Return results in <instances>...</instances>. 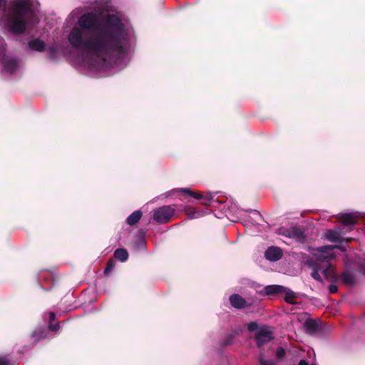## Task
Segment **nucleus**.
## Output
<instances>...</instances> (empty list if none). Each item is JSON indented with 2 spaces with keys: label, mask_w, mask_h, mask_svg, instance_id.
I'll use <instances>...</instances> for the list:
<instances>
[{
  "label": "nucleus",
  "mask_w": 365,
  "mask_h": 365,
  "mask_svg": "<svg viewBox=\"0 0 365 365\" xmlns=\"http://www.w3.org/2000/svg\"><path fill=\"white\" fill-rule=\"evenodd\" d=\"M38 52L46 51L52 60L66 58L76 67L89 75H96L110 66V56L107 47H30Z\"/></svg>",
  "instance_id": "f257e3e1"
},
{
  "label": "nucleus",
  "mask_w": 365,
  "mask_h": 365,
  "mask_svg": "<svg viewBox=\"0 0 365 365\" xmlns=\"http://www.w3.org/2000/svg\"><path fill=\"white\" fill-rule=\"evenodd\" d=\"M344 250L341 246L325 245L316 248L317 253L315 261H309V266L312 268L311 276L317 281L322 282L320 273L327 279L334 277L333 269L329 263L330 259L334 257V250Z\"/></svg>",
  "instance_id": "f03ea898"
},
{
  "label": "nucleus",
  "mask_w": 365,
  "mask_h": 365,
  "mask_svg": "<svg viewBox=\"0 0 365 365\" xmlns=\"http://www.w3.org/2000/svg\"><path fill=\"white\" fill-rule=\"evenodd\" d=\"M78 23L83 28L92 29L99 36H106L113 27L112 3L103 6L98 16L92 14L83 15Z\"/></svg>",
  "instance_id": "7ed1b4c3"
},
{
  "label": "nucleus",
  "mask_w": 365,
  "mask_h": 365,
  "mask_svg": "<svg viewBox=\"0 0 365 365\" xmlns=\"http://www.w3.org/2000/svg\"><path fill=\"white\" fill-rule=\"evenodd\" d=\"M33 13L29 0H17L7 19V27L14 33H21L29 24Z\"/></svg>",
  "instance_id": "20e7f679"
},
{
  "label": "nucleus",
  "mask_w": 365,
  "mask_h": 365,
  "mask_svg": "<svg viewBox=\"0 0 365 365\" xmlns=\"http://www.w3.org/2000/svg\"><path fill=\"white\" fill-rule=\"evenodd\" d=\"M115 46L122 43V41H125L133 34L132 28L129 22L123 19L119 14L115 11Z\"/></svg>",
  "instance_id": "39448f33"
},
{
  "label": "nucleus",
  "mask_w": 365,
  "mask_h": 365,
  "mask_svg": "<svg viewBox=\"0 0 365 365\" xmlns=\"http://www.w3.org/2000/svg\"><path fill=\"white\" fill-rule=\"evenodd\" d=\"M133 54L132 47H115V73L124 69Z\"/></svg>",
  "instance_id": "423d86ee"
},
{
  "label": "nucleus",
  "mask_w": 365,
  "mask_h": 365,
  "mask_svg": "<svg viewBox=\"0 0 365 365\" xmlns=\"http://www.w3.org/2000/svg\"><path fill=\"white\" fill-rule=\"evenodd\" d=\"M175 212V209L171 205H164L153 211V220L159 223H166L172 218Z\"/></svg>",
  "instance_id": "0eeeda50"
},
{
  "label": "nucleus",
  "mask_w": 365,
  "mask_h": 365,
  "mask_svg": "<svg viewBox=\"0 0 365 365\" xmlns=\"http://www.w3.org/2000/svg\"><path fill=\"white\" fill-rule=\"evenodd\" d=\"M147 234V230L140 228L139 229L135 235V240L133 242V248L135 251H143L145 252L147 250L145 236Z\"/></svg>",
  "instance_id": "6e6552de"
},
{
  "label": "nucleus",
  "mask_w": 365,
  "mask_h": 365,
  "mask_svg": "<svg viewBox=\"0 0 365 365\" xmlns=\"http://www.w3.org/2000/svg\"><path fill=\"white\" fill-rule=\"evenodd\" d=\"M272 339V333L268 327H261L255 334V340L258 347Z\"/></svg>",
  "instance_id": "1a4fd4ad"
},
{
  "label": "nucleus",
  "mask_w": 365,
  "mask_h": 365,
  "mask_svg": "<svg viewBox=\"0 0 365 365\" xmlns=\"http://www.w3.org/2000/svg\"><path fill=\"white\" fill-rule=\"evenodd\" d=\"M360 216L359 212H349L341 214L339 217V220L341 223L344 226V227H347V230H351L353 229L354 226L356 224V220L358 217Z\"/></svg>",
  "instance_id": "9d476101"
},
{
  "label": "nucleus",
  "mask_w": 365,
  "mask_h": 365,
  "mask_svg": "<svg viewBox=\"0 0 365 365\" xmlns=\"http://www.w3.org/2000/svg\"><path fill=\"white\" fill-rule=\"evenodd\" d=\"M230 305L237 309H243L250 307L252 303L247 302L245 298L238 294H233L229 297Z\"/></svg>",
  "instance_id": "9b49d317"
},
{
  "label": "nucleus",
  "mask_w": 365,
  "mask_h": 365,
  "mask_svg": "<svg viewBox=\"0 0 365 365\" xmlns=\"http://www.w3.org/2000/svg\"><path fill=\"white\" fill-rule=\"evenodd\" d=\"M307 334L314 336L321 332L322 327L320 321L313 319H308L304 323Z\"/></svg>",
  "instance_id": "f8f14e48"
},
{
  "label": "nucleus",
  "mask_w": 365,
  "mask_h": 365,
  "mask_svg": "<svg viewBox=\"0 0 365 365\" xmlns=\"http://www.w3.org/2000/svg\"><path fill=\"white\" fill-rule=\"evenodd\" d=\"M264 256L267 259L276 262L282 257V251L277 247L272 246L265 251Z\"/></svg>",
  "instance_id": "ddd939ff"
},
{
  "label": "nucleus",
  "mask_w": 365,
  "mask_h": 365,
  "mask_svg": "<svg viewBox=\"0 0 365 365\" xmlns=\"http://www.w3.org/2000/svg\"><path fill=\"white\" fill-rule=\"evenodd\" d=\"M344 233V232L341 228H337L336 230H328L325 232L324 236L325 238L330 242H338L341 241V235Z\"/></svg>",
  "instance_id": "4468645a"
},
{
  "label": "nucleus",
  "mask_w": 365,
  "mask_h": 365,
  "mask_svg": "<svg viewBox=\"0 0 365 365\" xmlns=\"http://www.w3.org/2000/svg\"><path fill=\"white\" fill-rule=\"evenodd\" d=\"M283 290H285V287L282 285L272 284L266 286L264 287L263 291H261L260 292H264V294L267 296H274L279 294H282Z\"/></svg>",
  "instance_id": "2eb2a0df"
},
{
  "label": "nucleus",
  "mask_w": 365,
  "mask_h": 365,
  "mask_svg": "<svg viewBox=\"0 0 365 365\" xmlns=\"http://www.w3.org/2000/svg\"><path fill=\"white\" fill-rule=\"evenodd\" d=\"M4 69L8 73H12L18 68L16 60L11 57H4L2 61Z\"/></svg>",
  "instance_id": "dca6fc26"
},
{
  "label": "nucleus",
  "mask_w": 365,
  "mask_h": 365,
  "mask_svg": "<svg viewBox=\"0 0 365 365\" xmlns=\"http://www.w3.org/2000/svg\"><path fill=\"white\" fill-rule=\"evenodd\" d=\"M68 40L72 46H79L82 43V34L80 29H73L68 36Z\"/></svg>",
  "instance_id": "f3484780"
},
{
  "label": "nucleus",
  "mask_w": 365,
  "mask_h": 365,
  "mask_svg": "<svg viewBox=\"0 0 365 365\" xmlns=\"http://www.w3.org/2000/svg\"><path fill=\"white\" fill-rule=\"evenodd\" d=\"M142 216L143 212H141V210H135L126 218L125 222L128 225L133 226L140 221Z\"/></svg>",
  "instance_id": "a211bd4d"
},
{
  "label": "nucleus",
  "mask_w": 365,
  "mask_h": 365,
  "mask_svg": "<svg viewBox=\"0 0 365 365\" xmlns=\"http://www.w3.org/2000/svg\"><path fill=\"white\" fill-rule=\"evenodd\" d=\"M282 293L284 294V299L286 302L290 304H297L295 299L297 297V293L292 291L290 289L285 287V290L282 291Z\"/></svg>",
  "instance_id": "6ab92c4d"
},
{
  "label": "nucleus",
  "mask_w": 365,
  "mask_h": 365,
  "mask_svg": "<svg viewBox=\"0 0 365 365\" xmlns=\"http://www.w3.org/2000/svg\"><path fill=\"white\" fill-rule=\"evenodd\" d=\"M215 193L212 192H208L205 193L204 195H202V197L199 200H202V203L205 205H210L212 202L215 201L219 203H223V202L220 201L219 200H215Z\"/></svg>",
  "instance_id": "aec40b11"
},
{
  "label": "nucleus",
  "mask_w": 365,
  "mask_h": 365,
  "mask_svg": "<svg viewBox=\"0 0 365 365\" xmlns=\"http://www.w3.org/2000/svg\"><path fill=\"white\" fill-rule=\"evenodd\" d=\"M173 192H178L185 195L192 196V197H194L195 199H200L202 197V194L200 192H198V193L193 192L190 189H189L187 187L173 190Z\"/></svg>",
  "instance_id": "412c9836"
},
{
  "label": "nucleus",
  "mask_w": 365,
  "mask_h": 365,
  "mask_svg": "<svg viewBox=\"0 0 365 365\" xmlns=\"http://www.w3.org/2000/svg\"><path fill=\"white\" fill-rule=\"evenodd\" d=\"M128 258V252L124 248H118L115 250V259L121 262H125Z\"/></svg>",
  "instance_id": "4be33fe9"
},
{
  "label": "nucleus",
  "mask_w": 365,
  "mask_h": 365,
  "mask_svg": "<svg viewBox=\"0 0 365 365\" xmlns=\"http://www.w3.org/2000/svg\"><path fill=\"white\" fill-rule=\"evenodd\" d=\"M342 282L348 285H352L355 282V277L350 272H345L341 274Z\"/></svg>",
  "instance_id": "5701e85b"
},
{
  "label": "nucleus",
  "mask_w": 365,
  "mask_h": 365,
  "mask_svg": "<svg viewBox=\"0 0 365 365\" xmlns=\"http://www.w3.org/2000/svg\"><path fill=\"white\" fill-rule=\"evenodd\" d=\"M291 238L301 241L304 238V232L297 227H291Z\"/></svg>",
  "instance_id": "b1692460"
},
{
  "label": "nucleus",
  "mask_w": 365,
  "mask_h": 365,
  "mask_svg": "<svg viewBox=\"0 0 365 365\" xmlns=\"http://www.w3.org/2000/svg\"><path fill=\"white\" fill-rule=\"evenodd\" d=\"M247 329L250 331H258L260 328L259 327V324L257 322H250L247 324Z\"/></svg>",
  "instance_id": "393cba45"
},
{
  "label": "nucleus",
  "mask_w": 365,
  "mask_h": 365,
  "mask_svg": "<svg viewBox=\"0 0 365 365\" xmlns=\"http://www.w3.org/2000/svg\"><path fill=\"white\" fill-rule=\"evenodd\" d=\"M237 334V333L236 331H234V332H232L228 336H227L224 341H223V345L225 346H227V345H230L232 341V339Z\"/></svg>",
  "instance_id": "a878e982"
},
{
  "label": "nucleus",
  "mask_w": 365,
  "mask_h": 365,
  "mask_svg": "<svg viewBox=\"0 0 365 365\" xmlns=\"http://www.w3.org/2000/svg\"><path fill=\"white\" fill-rule=\"evenodd\" d=\"M260 365H275L274 361L264 359L262 355L259 356Z\"/></svg>",
  "instance_id": "bb28decb"
},
{
  "label": "nucleus",
  "mask_w": 365,
  "mask_h": 365,
  "mask_svg": "<svg viewBox=\"0 0 365 365\" xmlns=\"http://www.w3.org/2000/svg\"><path fill=\"white\" fill-rule=\"evenodd\" d=\"M202 215H203V213L202 212L194 211V212H190L188 213V218L189 219H195V218H198Z\"/></svg>",
  "instance_id": "cd10ccee"
},
{
  "label": "nucleus",
  "mask_w": 365,
  "mask_h": 365,
  "mask_svg": "<svg viewBox=\"0 0 365 365\" xmlns=\"http://www.w3.org/2000/svg\"><path fill=\"white\" fill-rule=\"evenodd\" d=\"M279 233L280 235H284V236H286L287 237L291 238V233H292L291 228L287 229V228L282 227V228L279 229Z\"/></svg>",
  "instance_id": "c85d7f7f"
},
{
  "label": "nucleus",
  "mask_w": 365,
  "mask_h": 365,
  "mask_svg": "<svg viewBox=\"0 0 365 365\" xmlns=\"http://www.w3.org/2000/svg\"><path fill=\"white\" fill-rule=\"evenodd\" d=\"M276 356L278 359H282L285 356V351L282 347H278L276 351Z\"/></svg>",
  "instance_id": "c756f323"
},
{
  "label": "nucleus",
  "mask_w": 365,
  "mask_h": 365,
  "mask_svg": "<svg viewBox=\"0 0 365 365\" xmlns=\"http://www.w3.org/2000/svg\"><path fill=\"white\" fill-rule=\"evenodd\" d=\"M0 365H10V361L5 356H0Z\"/></svg>",
  "instance_id": "7c9ffc66"
},
{
  "label": "nucleus",
  "mask_w": 365,
  "mask_h": 365,
  "mask_svg": "<svg viewBox=\"0 0 365 365\" xmlns=\"http://www.w3.org/2000/svg\"><path fill=\"white\" fill-rule=\"evenodd\" d=\"M112 271H113V264H112V262H110L107 266V267L105 269V274H110L112 273Z\"/></svg>",
  "instance_id": "2f4dec72"
},
{
  "label": "nucleus",
  "mask_w": 365,
  "mask_h": 365,
  "mask_svg": "<svg viewBox=\"0 0 365 365\" xmlns=\"http://www.w3.org/2000/svg\"><path fill=\"white\" fill-rule=\"evenodd\" d=\"M44 44H45L44 42H43L41 40L36 39L29 46H44Z\"/></svg>",
  "instance_id": "473e14b6"
},
{
  "label": "nucleus",
  "mask_w": 365,
  "mask_h": 365,
  "mask_svg": "<svg viewBox=\"0 0 365 365\" xmlns=\"http://www.w3.org/2000/svg\"><path fill=\"white\" fill-rule=\"evenodd\" d=\"M252 214L254 215V218L255 221L258 220V219L262 218L261 214L257 210H252L251 211Z\"/></svg>",
  "instance_id": "72a5a7b5"
},
{
  "label": "nucleus",
  "mask_w": 365,
  "mask_h": 365,
  "mask_svg": "<svg viewBox=\"0 0 365 365\" xmlns=\"http://www.w3.org/2000/svg\"><path fill=\"white\" fill-rule=\"evenodd\" d=\"M329 291L330 293H335L337 292V286L335 284H330L329 287Z\"/></svg>",
  "instance_id": "f704fd0d"
},
{
  "label": "nucleus",
  "mask_w": 365,
  "mask_h": 365,
  "mask_svg": "<svg viewBox=\"0 0 365 365\" xmlns=\"http://www.w3.org/2000/svg\"><path fill=\"white\" fill-rule=\"evenodd\" d=\"M58 328H59L58 323H56L55 324H53L51 323L50 325H49V329L53 330V331H56Z\"/></svg>",
  "instance_id": "c9c22d12"
},
{
  "label": "nucleus",
  "mask_w": 365,
  "mask_h": 365,
  "mask_svg": "<svg viewBox=\"0 0 365 365\" xmlns=\"http://www.w3.org/2000/svg\"><path fill=\"white\" fill-rule=\"evenodd\" d=\"M45 337V336L43 335H41L40 336L37 337L36 336V332H34V334H32V338L34 339V340H38L39 339H41V338H43Z\"/></svg>",
  "instance_id": "e433bc0d"
},
{
  "label": "nucleus",
  "mask_w": 365,
  "mask_h": 365,
  "mask_svg": "<svg viewBox=\"0 0 365 365\" xmlns=\"http://www.w3.org/2000/svg\"><path fill=\"white\" fill-rule=\"evenodd\" d=\"M298 365H308V364L305 360H300Z\"/></svg>",
  "instance_id": "4c0bfd02"
},
{
  "label": "nucleus",
  "mask_w": 365,
  "mask_h": 365,
  "mask_svg": "<svg viewBox=\"0 0 365 365\" xmlns=\"http://www.w3.org/2000/svg\"><path fill=\"white\" fill-rule=\"evenodd\" d=\"M54 319H55V314H54V313L51 312V313H50V319H51V321L54 320Z\"/></svg>",
  "instance_id": "58836bf2"
},
{
  "label": "nucleus",
  "mask_w": 365,
  "mask_h": 365,
  "mask_svg": "<svg viewBox=\"0 0 365 365\" xmlns=\"http://www.w3.org/2000/svg\"><path fill=\"white\" fill-rule=\"evenodd\" d=\"M236 212H237V214H236V215H237V216H238V215H241V212H242V210H237Z\"/></svg>",
  "instance_id": "ea45409f"
},
{
  "label": "nucleus",
  "mask_w": 365,
  "mask_h": 365,
  "mask_svg": "<svg viewBox=\"0 0 365 365\" xmlns=\"http://www.w3.org/2000/svg\"><path fill=\"white\" fill-rule=\"evenodd\" d=\"M311 365H316L315 364H312Z\"/></svg>",
  "instance_id": "a19ab883"
}]
</instances>
